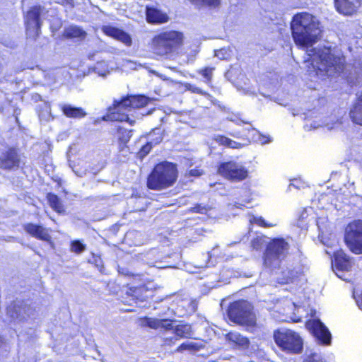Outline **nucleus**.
<instances>
[{
	"label": "nucleus",
	"mask_w": 362,
	"mask_h": 362,
	"mask_svg": "<svg viewBox=\"0 0 362 362\" xmlns=\"http://www.w3.org/2000/svg\"><path fill=\"white\" fill-rule=\"evenodd\" d=\"M306 69L310 77L325 79L338 75L346 68V58L337 53L334 47L322 45L307 50Z\"/></svg>",
	"instance_id": "nucleus-1"
},
{
	"label": "nucleus",
	"mask_w": 362,
	"mask_h": 362,
	"mask_svg": "<svg viewBox=\"0 0 362 362\" xmlns=\"http://www.w3.org/2000/svg\"><path fill=\"white\" fill-rule=\"evenodd\" d=\"M290 25L296 46L308 48L317 42L321 30L320 22L313 15L308 12L297 13L293 16Z\"/></svg>",
	"instance_id": "nucleus-2"
},
{
	"label": "nucleus",
	"mask_w": 362,
	"mask_h": 362,
	"mask_svg": "<svg viewBox=\"0 0 362 362\" xmlns=\"http://www.w3.org/2000/svg\"><path fill=\"white\" fill-rule=\"evenodd\" d=\"M178 178L175 163L161 161L156 163L146 178V186L151 190L160 191L173 187Z\"/></svg>",
	"instance_id": "nucleus-3"
},
{
	"label": "nucleus",
	"mask_w": 362,
	"mask_h": 362,
	"mask_svg": "<svg viewBox=\"0 0 362 362\" xmlns=\"http://www.w3.org/2000/svg\"><path fill=\"white\" fill-rule=\"evenodd\" d=\"M184 34L176 30H163L156 34L150 42L151 52L158 57H168L182 47Z\"/></svg>",
	"instance_id": "nucleus-4"
},
{
	"label": "nucleus",
	"mask_w": 362,
	"mask_h": 362,
	"mask_svg": "<svg viewBox=\"0 0 362 362\" xmlns=\"http://www.w3.org/2000/svg\"><path fill=\"white\" fill-rule=\"evenodd\" d=\"M126 276L132 277V280L124 285V291H121L118 300L123 305H133L139 302L146 301L150 292L146 282L142 274L125 273Z\"/></svg>",
	"instance_id": "nucleus-5"
},
{
	"label": "nucleus",
	"mask_w": 362,
	"mask_h": 362,
	"mask_svg": "<svg viewBox=\"0 0 362 362\" xmlns=\"http://www.w3.org/2000/svg\"><path fill=\"white\" fill-rule=\"evenodd\" d=\"M227 315L233 322L254 330L257 328L256 315L253 307L245 300H238L229 303Z\"/></svg>",
	"instance_id": "nucleus-6"
},
{
	"label": "nucleus",
	"mask_w": 362,
	"mask_h": 362,
	"mask_svg": "<svg viewBox=\"0 0 362 362\" xmlns=\"http://www.w3.org/2000/svg\"><path fill=\"white\" fill-rule=\"evenodd\" d=\"M276 345L284 351L299 354L303 351V341L298 333L289 329H279L274 332Z\"/></svg>",
	"instance_id": "nucleus-7"
},
{
	"label": "nucleus",
	"mask_w": 362,
	"mask_h": 362,
	"mask_svg": "<svg viewBox=\"0 0 362 362\" xmlns=\"http://www.w3.org/2000/svg\"><path fill=\"white\" fill-rule=\"evenodd\" d=\"M289 244L283 238H276L271 240L264 252L263 262L267 267L279 264L288 254Z\"/></svg>",
	"instance_id": "nucleus-8"
},
{
	"label": "nucleus",
	"mask_w": 362,
	"mask_h": 362,
	"mask_svg": "<svg viewBox=\"0 0 362 362\" xmlns=\"http://www.w3.org/2000/svg\"><path fill=\"white\" fill-rule=\"evenodd\" d=\"M217 173L232 182H243L249 177L248 170L235 160L220 163L217 168Z\"/></svg>",
	"instance_id": "nucleus-9"
},
{
	"label": "nucleus",
	"mask_w": 362,
	"mask_h": 362,
	"mask_svg": "<svg viewBox=\"0 0 362 362\" xmlns=\"http://www.w3.org/2000/svg\"><path fill=\"white\" fill-rule=\"evenodd\" d=\"M344 242L349 250L356 255L362 254V221L350 222L345 229Z\"/></svg>",
	"instance_id": "nucleus-10"
},
{
	"label": "nucleus",
	"mask_w": 362,
	"mask_h": 362,
	"mask_svg": "<svg viewBox=\"0 0 362 362\" xmlns=\"http://www.w3.org/2000/svg\"><path fill=\"white\" fill-rule=\"evenodd\" d=\"M129 111L122 97L119 100H115L112 105L108 107L103 119L111 122H127L130 125H134L135 121L129 117L128 112Z\"/></svg>",
	"instance_id": "nucleus-11"
},
{
	"label": "nucleus",
	"mask_w": 362,
	"mask_h": 362,
	"mask_svg": "<svg viewBox=\"0 0 362 362\" xmlns=\"http://www.w3.org/2000/svg\"><path fill=\"white\" fill-rule=\"evenodd\" d=\"M20 150L16 147H8L0 155V168L4 170H16L21 167Z\"/></svg>",
	"instance_id": "nucleus-12"
},
{
	"label": "nucleus",
	"mask_w": 362,
	"mask_h": 362,
	"mask_svg": "<svg viewBox=\"0 0 362 362\" xmlns=\"http://www.w3.org/2000/svg\"><path fill=\"white\" fill-rule=\"evenodd\" d=\"M306 328L320 340V344L323 345H329L332 340V336L325 327V325L319 320H308L305 322Z\"/></svg>",
	"instance_id": "nucleus-13"
},
{
	"label": "nucleus",
	"mask_w": 362,
	"mask_h": 362,
	"mask_svg": "<svg viewBox=\"0 0 362 362\" xmlns=\"http://www.w3.org/2000/svg\"><path fill=\"white\" fill-rule=\"evenodd\" d=\"M336 11L344 16H352L358 12L362 0H333Z\"/></svg>",
	"instance_id": "nucleus-14"
},
{
	"label": "nucleus",
	"mask_w": 362,
	"mask_h": 362,
	"mask_svg": "<svg viewBox=\"0 0 362 362\" xmlns=\"http://www.w3.org/2000/svg\"><path fill=\"white\" fill-rule=\"evenodd\" d=\"M304 276L303 269L299 267H286L281 272L277 279L280 284H298Z\"/></svg>",
	"instance_id": "nucleus-15"
},
{
	"label": "nucleus",
	"mask_w": 362,
	"mask_h": 362,
	"mask_svg": "<svg viewBox=\"0 0 362 362\" xmlns=\"http://www.w3.org/2000/svg\"><path fill=\"white\" fill-rule=\"evenodd\" d=\"M145 19L151 25H161L168 23L170 17L167 13L154 6L146 5L145 7Z\"/></svg>",
	"instance_id": "nucleus-16"
},
{
	"label": "nucleus",
	"mask_w": 362,
	"mask_h": 362,
	"mask_svg": "<svg viewBox=\"0 0 362 362\" xmlns=\"http://www.w3.org/2000/svg\"><path fill=\"white\" fill-rule=\"evenodd\" d=\"M42 8L40 6H33L27 11L25 17V25L27 30L35 29L36 36L39 35L41 27V14Z\"/></svg>",
	"instance_id": "nucleus-17"
},
{
	"label": "nucleus",
	"mask_w": 362,
	"mask_h": 362,
	"mask_svg": "<svg viewBox=\"0 0 362 362\" xmlns=\"http://www.w3.org/2000/svg\"><path fill=\"white\" fill-rule=\"evenodd\" d=\"M24 230L33 238L46 243H52V236L49 230L42 225L27 223L23 226Z\"/></svg>",
	"instance_id": "nucleus-18"
},
{
	"label": "nucleus",
	"mask_w": 362,
	"mask_h": 362,
	"mask_svg": "<svg viewBox=\"0 0 362 362\" xmlns=\"http://www.w3.org/2000/svg\"><path fill=\"white\" fill-rule=\"evenodd\" d=\"M101 30L105 35L118 40L127 46H130L132 43L130 35L120 28L107 25H103Z\"/></svg>",
	"instance_id": "nucleus-19"
},
{
	"label": "nucleus",
	"mask_w": 362,
	"mask_h": 362,
	"mask_svg": "<svg viewBox=\"0 0 362 362\" xmlns=\"http://www.w3.org/2000/svg\"><path fill=\"white\" fill-rule=\"evenodd\" d=\"M151 136H156V138L151 139V141L144 144L136 152V158L142 160L152 150L153 145L160 143L163 139V132L159 129H154L150 132Z\"/></svg>",
	"instance_id": "nucleus-20"
},
{
	"label": "nucleus",
	"mask_w": 362,
	"mask_h": 362,
	"mask_svg": "<svg viewBox=\"0 0 362 362\" xmlns=\"http://www.w3.org/2000/svg\"><path fill=\"white\" fill-rule=\"evenodd\" d=\"M125 105L129 110L141 109L146 107L150 102L151 98L144 95H127L122 97Z\"/></svg>",
	"instance_id": "nucleus-21"
},
{
	"label": "nucleus",
	"mask_w": 362,
	"mask_h": 362,
	"mask_svg": "<svg viewBox=\"0 0 362 362\" xmlns=\"http://www.w3.org/2000/svg\"><path fill=\"white\" fill-rule=\"evenodd\" d=\"M349 116L354 124L362 127V91L356 95L352 103Z\"/></svg>",
	"instance_id": "nucleus-22"
},
{
	"label": "nucleus",
	"mask_w": 362,
	"mask_h": 362,
	"mask_svg": "<svg viewBox=\"0 0 362 362\" xmlns=\"http://www.w3.org/2000/svg\"><path fill=\"white\" fill-rule=\"evenodd\" d=\"M225 339L234 347L247 349L249 348L250 339L236 331H230L225 334Z\"/></svg>",
	"instance_id": "nucleus-23"
},
{
	"label": "nucleus",
	"mask_w": 362,
	"mask_h": 362,
	"mask_svg": "<svg viewBox=\"0 0 362 362\" xmlns=\"http://www.w3.org/2000/svg\"><path fill=\"white\" fill-rule=\"evenodd\" d=\"M334 260L336 267L340 271H348L351 267L349 257L342 250L334 252Z\"/></svg>",
	"instance_id": "nucleus-24"
},
{
	"label": "nucleus",
	"mask_w": 362,
	"mask_h": 362,
	"mask_svg": "<svg viewBox=\"0 0 362 362\" xmlns=\"http://www.w3.org/2000/svg\"><path fill=\"white\" fill-rule=\"evenodd\" d=\"M60 110L63 115L69 118L81 119L86 115V112L83 108L80 107H73L67 104L61 105Z\"/></svg>",
	"instance_id": "nucleus-25"
},
{
	"label": "nucleus",
	"mask_w": 362,
	"mask_h": 362,
	"mask_svg": "<svg viewBox=\"0 0 362 362\" xmlns=\"http://www.w3.org/2000/svg\"><path fill=\"white\" fill-rule=\"evenodd\" d=\"M63 37L67 39L79 38L85 39L86 32L77 25H71L66 28L63 32Z\"/></svg>",
	"instance_id": "nucleus-26"
},
{
	"label": "nucleus",
	"mask_w": 362,
	"mask_h": 362,
	"mask_svg": "<svg viewBox=\"0 0 362 362\" xmlns=\"http://www.w3.org/2000/svg\"><path fill=\"white\" fill-rule=\"evenodd\" d=\"M214 141H215L219 146L233 149H240L243 146L240 143L233 141L226 136L222 134L215 135L214 137Z\"/></svg>",
	"instance_id": "nucleus-27"
},
{
	"label": "nucleus",
	"mask_w": 362,
	"mask_h": 362,
	"mask_svg": "<svg viewBox=\"0 0 362 362\" xmlns=\"http://www.w3.org/2000/svg\"><path fill=\"white\" fill-rule=\"evenodd\" d=\"M46 199L49 206L58 214H64L65 212L64 206L60 198L52 192L47 194Z\"/></svg>",
	"instance_id": "nucleus-28"
},
{
	"label": "nucleus",
	"mask_w": 362,
	"mask_h": 362,
	"mask_svg": "<svg viewBox=\"0 0 362 362\" xmlns=\"http://www.w3.org/2000/svg\"><path fill=\"white\" fill-rule=\"evenodd\" d=\"M175 334L179 338H191L193 334L192 327L190 324H179L173 329Z\"/></svg>",
	"instance_id": "nucleus-29"
},
{
	"label": "nucleus",
	"mask_w": 362,
	"mask_h": 362,
	"mask_svg": "<svg viewBox=\"0 0 362 362\" xmlns=\"http://www.w3.org/2000/svg\"><path fill=\"white\" fill-rule=\"evenodd\" d=\"M116 132L117 134V140L120 145V150H122L127 146L132 137L131 130H127L122 127H118L116 129Z\"/></svg>",
	"instance_id": "nucleus-30"
},
{
	"label": "nucleus",
	"mask_w": 362,
	"mask_h": 362,
	"mask_svg": "<svg viewBox=\"0 0 362 362\" xmlns=\"http://www.w3.org/2000/svg\"><path fill=\"white\" fill-rule=\"evenodd\" d=\"M86 248V245L81 240H74L70 243V250L76 254L83 252Z\"/></svg>",
	"instance_id": "nucleus-31"
},
{
	"label": "nucleus",
	"mask_w": 362,
	"mask_h": 362,
	"mask_svg": "<svg viewBox=\"0 0 362 362\" xmlns=\"http://www.w3.org/2000/svg\"><path fill=\"white\" fill-rule=\"evenodd\" d=\"M144 325L154 329H159L160 319L156 317H144L141 319Z\"/></svg>",
	"instance_id": "nucleus-32"
},
{
	"label": "nucleus",
	"mask_w": 362,
	"mask_h": 362,
	"mask_svg": "<svg viewBox=\"0 0 362 362\" xmlns=\"http://www.w3.org/2000/svg\"><path fill=\"white\" fill-rule=\"evenodd\" d=\"M214 67H204L197 71V73L205 78L206 83H211L213 77Z\"/></svg>",
	"instance_id": "nucleus-33"
},
{
	"label": "nucleus",
	"mask_w": 362,
	"mask_h": 362,
	"mask_svg": "<svg viewBox=\"0 0 362 362\" xmlns=\"http://www.w3.org/2000/svg\"><path fill=\"white\" fill-rule=\"evenodd\" d=\"M159 329H163L165 331H170L174 329L173 320L169 318L160 319Z\"/></svg>",
	"instance_id": "nucleus-34"
},
{
	"label": "nucleus",
	"mask_w": 362,
	"mask_h": 362,
	"mask_svg": "<svg viewBox=\"0 0 362 362\" xmlns=\"http://www.w3.org/2000/svg\"><path fill=\"white\" fill-rule=\"evenodd\" d=\"M185 88L187 90H189L192 93H196V94H199L201 95H205L206 94V93L205 91H204L199 87H197L194 85H192L189 83H186L185 84Z\"/></svg>",
	"instance_id": "nucleus-35"
},
{
	"label": "nucleus",
	"mask_w": 362,
	"mask_h": 362,
	"mask_svg": "<svg viewBox=\"0 0 362 362\" xmlns=\"http://www.w3.org/2000/svg\"><path fill=\"white\" fill-rule=\"evenodd\" d=\"M254 223L257 224L259 226L263 227V228H270L273 227L274 225L272 223H267L264 218L262 216L255 217L254 218Z\"/></svg>",
	"instance_id": "nucleus-36"
},
{
	"label": "nucleus",
	"mask_w": 362,
	"mask_h": 362,
	"mask_svg": "<svg viewBox=\"0 0 362 362\" xmlns=\"http://www.w3.org/2000/svg\"><path fill=\"white\" fill-rule=\"evenodd\" d=\"M221 4L220 0H203V6L209 7H218Z\"/></svg>",
	"instance_id": "nucleus-37"
},
{
	"label": "nucleus",
	"mask_w": 362,
	"mask_h": 362,
	"mask_svg": "<svg viewBox=\"0 0 362 362\" xmlns=\"http://www.w3.org/2000/svg\"><path fill=\"white\" fill-rule=\"evenodd\" d=\"M202 347H203L202 345L198 344L197 343H193V342L187 343V350H189V351H199Z\"/></svg>",
	"instance_id": "nucleus-38"
},
{
	"label": "nucleus",
	"mask_w": 362,
	"mask_h": 362,
	"mask_svg": "<svg viewBox=\"0 0 362 362\" xmlns=\"http://www.w3.org/2000/svg\"><path fill=\"white\" fill-rule=\"evenodd\" d=\"M194 211L199 214H206L208 211V208L206 206L201 204H196L194 208Z\"/></svg>",
	"instance_id": "nucleus-39"
},
{
	"label": "nucleus",
	"mask_w": 362,
	"mask_h": 362,
	"mask_svg": "<svg viewBox=\"0 0 362 362\" xmlns=\"http://www.w3.org/2000/svg\"><path fill=\"white\" fill-rule=\"evenodd\" d=\"M57 3L62 6H69L70 7H74V0H59Z\"/></svg>",
	"instance_id": "nucleus-40"
},
{
	"label": "nucleus",
	"mask_w": 362,
	"mask_h": 362,
	"mask_svg": "<svg viewBox=\"0 0 362 362\" xmlns=\"http://www.w3.org/2000/svg\"><path fill=\"white\" fill-rule=\"evenodd\" d=\"M175 338L173 337H166L163 339V344L171 346L175 344Z\"/></svg>",
	"instance_id": "nucleus-41"
},
{
	"label": "nucleus",
	"mask_w": 362,
	"mask_h": 362,
	"mask_svg": "<svg viewBox=\"0 0 362 362\" xmlns=\"http://www.w3.org/2000/svg\"><path fill=\"white\" fill-rule=\"evenodd\" d=\"M185 350H187V342L182 343L180 345H179L176 348L175 352H182Z\"/></svg>",
	"instance_id": "nucleus-42"
},
{
	"label": "nucleus",
	"mask_w": 362,
	"mask_h": 362,
	"mask_svg": "<svg viewBox=\"0 0 362 362\" xmlns=\"http://www.w3.org/2000/svg\"><path fill=\"white\" fill-rule=\"evenodd\" d=\"M303 362H319V361L315 358V354H311L308 356L307 358L303 360Z\"/></svg>",
	"instance_id": "nucleus-43"
},
{
	"label": "nucleus",
	"mask_w": 362,
	"mask_h": 362,
	"mask_svg": "<svg viewBox=\"0 0 362 362\" xmlns=\"http://www.w3.org/2000/svg\"><path fill=\"white\" fill-rule=\"evenodd\" d=\"M358 306L362 310V293L356 299Z\"/></svg>",
	"instance_id": "nucleus-44"
},
{
	"label": "nucleus",
	"mask_w": 362,
	"mask_h": 362,
	"mask_svg": "<svg viewBox=\"0 0 362 362\" xmlns=\"http://www.w3.org/2000/svg\"><path fill=\"white\" fill-rule=\"evenodd\" d=\"M192 4L202 6L203 4V0H189Z\"/></svg>",
	"instance_id": "nucleus-45"
},
{
	"label": "nucleus",
	"mask_w": 362,
	"mask_h": 362,
	"mask_svg": "<svg viewBox=\"0 0 362 362\" xmlns=\"http://www.w3.org/2000/svg\"><path fill=\"white\" fill-rule=\"evenodd\" d=\"M230 136L235 137V138H240L241 136L239 133H230Z\"/></svg>",
	"instance_id": "nucleus-46"
},
{
	"label": "nucleus",
	"mask_w": 362,
	"mask_h": 362,
	"mask_svg": "<svg viewBox=\"0 0 362 362\" xmlns=\"http://www.w3.org/2000/svg\"><path fill=\"white\" fill-rule=\"evenodd\" d=\"M10 309H11V306H8V307L6 308V312H7V313H8V314H9V313H10Z\"/></svg>",
	"instance_id": "nucleus-47"
}]
</instances>
